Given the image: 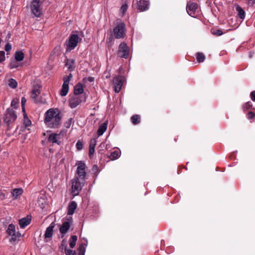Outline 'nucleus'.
<instances>
[{
  "label": "nucleus",
  "mask_w": 255,
  "mask_h": 255,
  "mask_svg": "<svg viewBox=\"0 0 255 255\" xmlns=\"http://www.w3.org/2000/svg\"><path fill=\"white\" fill-rule=\"evenodd\" d=\"M61 121L60 113L57 109H50L44 115V123L46 126L49 128H59L61 124Z\"/></svg>",
  "instance_id": "obj_1"
},
{
  "label": "nucleus",
  "mask_w": 255,
  "mask_h": 255,
  "mask_svg": "<svg viewBox=\"0 0 255 255\" xmlns=\"http://www.w3.org/2000/svg\"><path fill=\"white\" fill-rule=\"evenodd\" d=\"M83 35L82 33H73L69 37L68 43L67 44V51H70L74 49L80 43L82 39Z\"/></svg>",
  "instance_id": "obj_2"
},
{
  "label": "nucleus",
  "mask_w": 255,
  "mask_h": 255,
  "mask_svg": "<svg viewBox=\"0 0 255 255\" xmlns=\"http://www.w3.org/2000/svg\"><path fill=\"white\" fill-rule=\"evenodd\" d=\"M111 35L115 38H123L126 35L125 24L123 22H119L114 28Z\"/></svg>",
  "instance_id": "obj_3"
},
{
  "label": "nucleus",
  "mask_w": 255,
  "mask_h": 255,
  "mask_svg": "<svg viewBox=\"0 0 255 255\" xmlns=\"http://www.w3.org/2000/svg\"><path fill=\"white\" fill-rule=\"evenodd\" d=\"M84 180L75 177L72 180V192L74 196L77 195L84 186Z\"/></svg>",
  "instance_id": "obj_4"
},
{
  "label": "nucleus",
  "mask_w": 255,
  "mask_h": 255,
  "mask_svg": "<svg viewBox=\"0 0 255 255\" xmlns=\"http://www.w3.org/2000/svg\"><path fill=\"white\" fill-rule=\"evenodd\" d=\"M41 4L40 0H33L31 3V11L35 17H40L41 14Z\"/></svg>",
  "instance_id": "obj_5"
},
{
  "label": "nucleus",
  "mask_w": 255,
  "mask_h": 255,
  "mask_svg": "<svg viewBox=\"0 0 255 255\" xmlns=\"http://www.w3.org/2000/svg\"><path fill=\"white\" fill-rule=\"evenodd\" d=\"M17 116L14 112L12 109L8 108L5 114L4 122L9 127L10 124L14 122Z\"/></svg>",
  "instance_id": "obj_6"
},
{
  "label": "nucleus",
  "mask_w": 255,
  "mask_h": 255,
  "mask_svg": "<svg viewBox=\"0 0 255 255\" xmlns=\"http://www.w3.org/2000/svg\"><path fill=\"white\" fill-rule=\"evenodd\" d=\"M76 165L77 166L76 173L78 176V177L82 180H84L86 175L85 163L82 161H79L77 162Z\"/></svg>",
  "instance_id": "obj_7"
},
{
  "label": "nucleus",
  "mask_w": 255,
  "mask_h": 255,
  "mask_svg": "<svg viewBox=\"0 0 255 255\" xmlns=\"http://www.w3.org/2000/svg\"><path fill=\"white\" fill-rule=\"evenodd\" d=\"M124 81V77L122 76H117L115 77L113 81L114 90L116 93H119L123 86Z\"/></svg>",
  "instance_id": "obj_8"
},
{
  "label": "nucleus",
  "mask_w": 255,
  "mask_h": 255,
  "mask_svg": "<svg viewBox=\"0 0 255 255\" xmlns=\"http://www.w3.org/2000/svg\"><path fill=\"white\" fill-rule=\"evenodd\" d=\"M129 54V47L125 42H122L120 46L118 51L119 56L124 58H128Z\"/></svg>",
  "instance_id": "obj_9"
},
{
  "label": "nucleus",
  "mask_w": 255,
  "mask_h": 255,
  "mask_svg": "<svg viewBox=\"0 0 255 255\" xmlns=\"http://www.w3.org/2000/svg\"><path fill=\"white\" fill-rule=\"evenodd\" d=\"M71 78V74H70L68 76L64 77V82L62 85V89L60 91V95L62 96H65L67 94L69 91V84Z\"/></svg>",
  "instance_id": "obj_10"
},
{
  "label": "nucleus",
  "mask_w": 255,
  "mask_h": 255,
  "mask_svg": "<svg viewBox=\"0 0 255 255\" xmlns=\"http://www.w3.org/2000/svg\"><path fill=\"white\" fill-rule=\"evenodd\" d=\"M83 101H85V97L75 95L70 99L69 106L71 108H75Z\"/></svg>",
  "instance_id": "obj_11"
},
{
  "label": "nucleus",
  "mask_w": 255,
  "mask_h": 255,
  "mask_svg": "<svg viewBox=\"0 0 255 255\" xmlns=\"http://www.w3.org/2000/svg\"><path fill=\"white\" fill-rule=\"evenodd\" d=\"M136 8L141 11L146 10L149 8V3L146 0H140L136 3Z\"/></svg>",
  "instance_id": "obj_12"
},
{
  "label": "nucleus",
  "mask_w": 255,
  "mask_h": 255,
  "mask_svg": "<svg viewBox=\"0 0 255 255\" xmlns=\"http://www.w3.org/2000/svg\"><path fill=\"white\" fill-rule=\"evenodd\" d=\"M197 8V4L194 2H188L187 4V12L191 16L194 17V12Z\"/></svg>",
  "instance_id": "obj_13"
},
{
  "label": "nucleus",
  "mask_w": 255,
  "mask_h": 255,
  "mask_svg": "<svg viewBox=\"0 0 255 255\" xmlns=\"http://www.w3.org/2000/svg\"><path fill=\"white\" fill-rule=\"evenodd\" d=\"M68 221L63 222L59 229L60 232L63 235L66 234L70 228V222H72V218H70V219H68Z\"/></svg>",
  "instance_id": "obj_14"
},
{
  "label": "nucleus",
  "mask_w": 255,
  "mask_h": 255,
  "mask_svg": "<svg viewBox=\"0 0 255 255\" xmlns=\"http://www.w3.org/2000/svg\"><path fill=\"white\" fill-rule=\"evenodd\" d=\"M31 221V217L30 216H27L26 217L22 218L21 219L19 220V224L20 227L21 228H25L26 226L29 225Z\"/></svg>",
  "instance_id": "obj_15"
},
{
  "label": "nucleus",
  "mask_w": 255,
  "mask_h": 255,
  "mask_svg": "<svg viewBox=\"0 0 255 255\" xmlns=\"http://www.w3.org/2000/svg\"><path fill=\"white\" fill-rule=\"evenodd\" d=\"M60 134H57L55 133H51L48 137V141L53 143L59 144L58 140L60 139Z\"/></svg>",
  "instance_id": "obj_16"
},
{
  "label": "nucleus",
  "mask_w": 255,
  "mask_h": 255,
  "mask_svg": "<svg viewBox=\"0 0 255 255\" xmlns=\"http://www.w3.org/2000/svg\"><path fill=\"white\" fill-rule=\"evenodd\" d=\"M77 204L76 202L72 201L71 202H70V203L68 205V212H67L68 215H73L75 211L77 208Z\"/></svg>",
  "instance_id": "obj_17"
},
{
  "label": "nucleus",
  "mask_w": 255,
  "mask_h": 255,
  "mask_svg": "<svg viewBox=\"0 0 255 255\" xmlns=\"http://www.w3.org/2000/svg\"><path fill=\"white\" fill-rule=\"evenodd\" d=\"M6 232L9 235L12 236V240H15L17 237L15 233V226L12 224H10L8 226Z\"/></svg>",
  "instance_id": "obj_18"
},
{
  "label": "nucleus",
  "mask_w": 255,
  "mask_h": 255,
  "mask_svg": "<svg viewBox=\"0 0 255 255\" xmlns=\"http://www.w3.org/2000/svg\"><path fill=\"white\" fill-rule=\"evenodd\" d=\"M54 227L55 224L54 223H52L47 228L45 233V238H50L52 237Z\"/></svg>",
  "instance_id": "obj_19"
},
{
  "label": "nucleus",
  "mask_w": 255,
  "mask_h": 255,
  "mask_svg": "<svg viewBox=\"0 0 255 255\" xmlns=\"http://www.w3.org/2000/svg\"><path fill=\"white\" fill-rule=\"evenodd\" d=\"M23 193L21 188H16L11 191V195L14 199H17Z\"/></svg>",
  "instance_id": "obj_20"
},
{
  "label": "nucleus",
  "mask_w": 255,
  "mask_h": 255,
  "mask_svg": "<svg viewBox=\"0 0 255 255\" xmlns=\"http://www.w3.org/2000/svg\"><path fill=\"white\" fill-rule=\"evenodd\" d=\"M39 87H34L32 91L31 94V98L34 100V102H36V98L40 93Z\"/></svg>",
  "instance_id": "obj_21"
},
{
  "label": "nucleus",
  "mask_w": 255,
  "mask_h": 255,
  "mask_svg": "<svg viewBox=\"0 0 255 255\" xmlns=\"http://www.w3.org/2000/svg\"><path fill=\"white\" fill-rule=\"evenodd\" d=\"M107 128V123L105 122L103 124L100 126L98 131L97 133L99 136L102 135L106 130Z\"/></svg>",
  "instance_id": "obj_22"
},
{
  "label": "nucleus",
  "mask_w": 255,
  "mask_h": 255,
  "mask_svg": "<svg viewBox=\"0 0 255 255\" xmlns=\"http://www.w3.org/2000/svg\"><path fill=\"white\" fill-rule=\"evenodd\" d=\"M83 240L85 241L86 243L81 245L79 248V255H84V253L86 250V247L87 246L88 240L86 238H83Z\"/></svg>",
  "instance_id": "obj_23"
},
{
  "label": "nucleus",
  "mask_w": 255,
  "mask_h": 255,
  "mask_svg": "<svg viewBox=\"0 0 255 255\" xmlns=\"http://www.w3.org/2000/svg\"><path fill=\"white\" fill-rule=\"evenodd\" d=\"M84 90L82 85L80 83L78 84L74 88V93L76 96H79L80 94L83 93Z\"/></svg>",
  "instance_id": "obj_24"
},
{
  "label": "nucleus",
  "mask_w": 255,
  "mask_h": 255,
  "mask_svg": "<svg viewBox=\"0 0 255 255\" xmlns=\"http://www.w3.org/2000/svg\"><path fill=\"white\" fill-rule=\"evenodd\" d=\"M236 10L238 12V15L240 17V18L243 19L245 17V11L242 9V8L238 5L236 6Z\"/></svg>",
  "instance_id": "obj_25"
},
{
  "label": "nucleus",
  "mask_w": 255,
  "mask_h": 255,
  "mask_svg": "<svg viewBox=\"0 0 255 255\" xmlns=\"http://www.w3.org/2000/svg\"><path fill=\"white\" fill-rule=\"evenodd\" d=\"M24 57V53L21 51H17L15 53V59L17 61H22Z\"/></svg>",
  "instance_id": "obj_26"
},
{
  "label": "nucleus",
  "mask_w": 255,
  "mask_h": 255,
  "mask_svg": "<svg viewBox=\"0 0 255 255\" xmlns=\"http://www.w3.org/2000/svg\"><path fill=\"white\" fill-rule=\"evenodd\" d=\"M120 155H121L120 151H119L118 150H115L111 153L110 158L112 160H115V159L118 158L120 156Z\"/></svg>",
  "instance_id": "obj_27"
},
{
  "label": "nucleus",
  "mask_w": 255,
  "mask_h": 255,
  "mask_svg": "<svg viewBox=\"0 0 255 255\" xmlns=\"http://www.w3.org/2000/svg\"><path fill=\"white\" fill-rule=\"evenodd\" d=\"M71 240L70 242L69 246L71 248H73L75 245L77 241V237L75 235L72 236L71 237Z\"/></svg>",
  "instance_id": "obj_28"
},
{
  "label": "nucleus",
  "mask_w": 255,
  "mask_h": 255,
  "mask_svg": "<svg viewBox=\"0 0 255 255\" xmlns=\"http://www.w3.org/2000/svg\"><path fill=\"white\" fill-rule=\"evenodd\" d=\"M196 58L198 62H202L204 61L205 57L202 53H197L196 54Z\"/></svg>",
  "instance_id": "obj_29"
},
{
  "label": "nucleus",
  "mask_w": 255,
  "mask_h": 255,
  "mask_svg": "<svg viewBox=\"0 0 255 255\" xmlns=\"http://www.w3.org/2000/svg\"><path fill=\"white\" fill-rule=\"evenodd\" d=\"M17 82L13 79H10L8 81V85L12 88H15L17 87Z\"/></svg>",
  "instance_id": "obj_30"
},
{
  "label": "nucleus",
  "mask_w": 255,
  "mask_h": 255,
  "mask_svg": "<svg viewBox=\"0 0 255 255\" xmlns=\"http://www.w3.org/2000/svg\"><path fill=\"white\" fill-rule=\"evenodd\" d=\"M23 113H24L23 124L26 127H28L31 125V122L28 118L26 114H25V112H23Z\"/></svg>",
  "instance_id": "obj_31"
},
{
  "label": "nucleus",
  "mask_w": 255,
  "mask_h": 255,
  "mask_svg": "<svg viewBox=\"0 0 255 255\" xmlns=\"http://www.w3.org/2000/svg\"><path fill=\"white\" fill-rule=\"evenodd\" d=\"M132 123L134 124H138L140 122V117L138 115H134L131 118Z\"/></svg>",
  "instance_id": "obj_32"
},
{
  "label": "nucleus",
  "mask_w": 255,
  "mask_h": 255,
  "mask_svg": "<svg viewBox=\"0 0 255 255\" xmlns=\"http://www.w3.org/2000/svg\"><path fill=\"white\" fill-rule=\"evenodd\" d=\"M19 66V63L18 61L15 59L10 62L9 64V67L10 69H13Z\"/></svg>",
  "instance_id": "obj_33"
},
{
  "label": "nucleus",
  "mask_w": 255,
  "mask_h": 255,
  "mask_svg": "<svg viewBox=\"0 0 255 255\" xmlns=\"http://www.w3.org/2000/svg\"><path fill=\"white\" fill-rule=\"evenodd\" d=\"M18 103L19 99L17 98L14 99L11 103V106L13 108H16Z\"/></svg>",
  "instance_id": "obj_34"
},
{
  "label": "nucleus",
  "mask_w": 255,
  "mask_h": 255,
  "mask_svg": "<svg viewBox=\"0 0 255 255\" xmlns=\"http://www.w3.org/2000/svg\"><path fill=\"white\" fill-rule=\"evenodd\" d=\"M65 252L66 255H76V253L75 251L65 248Z\"/></svg>",
  "instance_id": "obj_35"
},
{
  "label": "nucleus",
  "mask_w": 255,
  "mask_h": 255,
  "mask_svg": "<svg viewBox=\"0 0 255 255\" xmlns=\"http://www.w3.org/2000/svg\"><path fill=\"white\" fill-rule=\"evenodd\" d=\"M128 8V5L127 4L125 3L123 4L120 9L121 12L123 14H124V13L127 11V9Z\"/></svg>",
  "instance_id": "obj_36"
},
{
  "label": "nucleus",
  "mask_w": 255,
  "mask_h": 255,
  "mask_svg": "<svg viewBox=\"0 0 255 255\" xmlns=\"http://www.w3.org/2000/svg\"><path fill=\"white\" fill-rule=\"evenodd\" d=\"M72 122V119L70 118L65 123H64V127L67 128H69L71 127V124Z\"/></svg>",
  "instance_id": "obj_37"
},
{
  "label": "nucleus",
  "mask_w": 255,
  "mask_h": 255,
  "mask_svg": "<svg viewBox=\"0 0 255 255\" xmlns=\"http://www.w3.org/2000/svg\"><path fill=\"white\" fill-rule=\"evenodd\" d=\"M96 142L97 141L95 138L92 139L90 142L89 147L95 148Z\"/></svg>",
  "instance_id": "obj_38"
},
{
  "label": "nucleus",
  "mask_w": 255,
  "mask_h": 255,
  "mask_svg": "<svg viewBox=\"0 0 255 255\" xmlns=\"http://www.w3.org/2000/svg\"><path fill=\"white\" fill-rule=\"evenodd\" d=\"M77 150H80L83 148V143L80 140H78L76 144Z\"/></svg>",
  "instance_id": "obj_39"
},
{
  "label": "nucleus",
  "mask_w": 255,
  "mask_h": 255,
  "mask_svg": "<svg viewBox=\"0 0 255 255\" xmlns=\"http://www.w3.org/2000/svg\"><path fill=\"white\" fill-rule=\"evenodd\" d=\"M5 53L3 51H0V63L5 60Z\"/></svg>",
  "instance_id": "obj_40"
},
{
  "label": "nucleus",
  "mask_w": 255,
  "mask_h": 255,
  "mask_svg": "<svg viewBox=\"0 0 255 255\" xmlns=\"http://www.w3.org/2000/svg\"><path fill=\"white\" fill-rule=\"evenodd\" d=\"M26 102V100L25 98L22 97L21 98V106H22V111L23 112H25L24 106L25 105Z\"/></svg>",
  "instance_id": "obj_41"
},
{
  "label": "nucleus",
  "mask_w": 255,
  "mask_h": 255,
  "mask_svg": "<svg viewBox=\"0 0 255 255\" xmlns=\"http://www.w3.org/2000/svg\"><path fill=\"white\" fill-rule=\"evenodd\" d=\"M212 33L213 34L216 35L217 36H220L223 34V32L221 30L218 29V30L213 31L212 32Z\"/></svg>",
  "instance_id": "obj_42"
},
{
  "label": "nucleus",
  "mask_w": 255,
  "mask_h": 255,
  "mask_svg": "<svg viewBox=\"0 0 255 255\" xmlns=\"http://www.w3.org/2000/svg\"><path fill=\"white\" fill-rule=\"evenodd\" d=\"M98 167L96 165H94L92 168V171L93 173L96 174L98 172Z\"/></svg>",
  "instance_id": "obj_43"
},
{
  "label": "nucleus",
  "mask_w": 255,
  "mask_h": 255,
  "mask_svg": "<svg viewBox=\"0 0 255 255\" xmlns=\"http://www.w3.org/2000/svg\"><path fill=\"white\" fill-rule=\"evenodd\" d=\"M255 116V114H254V113H253L252 112H250L248 115V118L249 119H252L254 118Z\"/></svg>",
  "instance_id": "obj_44"
},
{
  "label": "nucleus",
  "mask_w": 255,
  "mask_h": 255,
  "mask_svg": "<svg viewBox=\"0 0 255 255\" xmlns=\"http://www.w3.org/2000/svg\"><path fill=\"white\" fill-rule=\"evenodd\" d=\"M250 6H252L255 3V0H246Z\"/></svg>",
  "instance_id": "obj_45"
},
{
  "label": "nucleus",
  "mask_w": 255,
  "mask_h": 255,
  "mask_svg": "<svg viewBox=\"0 0 255 255\" xmlns=\"http://www.w3.org/2000/svg\"><path fill=\"white\" fill-rule=\"evenodd\" d=\"M11 49V46L10 44L7 43L5 46V50L6 51H9Z\"/></svg>",
  "instance_id": "obj_46"
},
{
  "label": "nucleus",
  "mask_w": 255,
  "mask_h": 255,
  "mask_svg": "<svg viewBox=\"0 0 255 255\" xmlns=\"http://www.w3.org/2000/svg\"><path fill=\"white\" fill-rule=\"evenodd\" d=\"M72 63H73V62L72 61H70L69 60L66 63V65L68 66V68L69 69H71L72 68Z\"/></svg>",
  "instance_id": "obj_47"
},
{
  "label": "nucleus",
  "mask_w": 255,
  "mask_h": 255,
  "mask_svg": "<svg viewBox=\"0 0 255 255\" xmlns=\"http://www.w3.org/2000/svg\"><path fill=\"white\" fill-rule=\"evenodd\" d=\"M95 152V148L89 147V156L93 154Z\"/></svg>",
  "instance_id": "obj_48"
},
{
  "label": "nucleus",
  "mask_w": 255,
  "mask_h": 255,
  "mask_svg": "<svg viewBox=\"0 0 255 255\" xmlns=\"http://www.w3.org/2000/svg\"><path fill=\"white\" fill-rule=\"evenodd\" d=\"M252 106V103L250 102H247L246 103L245 105V108L246 109H249Z\"/></svg>",
  "instance_id": "obj_49"
},
{
  "label": "nucleus",
  "mask_w": 255,
  "mask_h": 255,
  "mask_svg": "<svg viewBox=\"0 0 255 255\" xmlns=\"http://www.w3.org/2000/svg\"><path fill=\"white\" fill-rule=\"evenodd\" d=\"M251 96L252 100L254 101H255V91L251 93Z\"/></svg>",
  "instance_id": "obj_50"
},
{
  "label": "nucleus",
  "mask_w": 255,
  "mask_h": 255,
  "mask_svg": "<svg viewBox=\"0 0 255 255\" xmlns=\"http://www.w3.org/2000/svg\"><path fill=\"white\" fill-rule=\"evenodd\" d=\"M5 198V195L0 191V200H3Z\"/></svg>",
  "instance_id": "obj_51"
},
{
  "label": "nucleus",
  "mask_w": 255,
  "mask_h": 255,
  "mask_svg": "<svg viewBox=\"0 0 255 255\" xmlns=\"http://www.w3.org/2000/svg\"><path fill=\"white\" fill-rule=\"evenodd\" d=\"M87 80L88 81H89L90 82H92L94 81V79L93 77H89L87 78Z\"/></svg>",
  "instance_id": "obj_52"
}]
</instances>
